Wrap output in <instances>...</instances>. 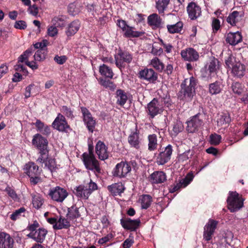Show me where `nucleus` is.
<instances>
[{
	"mask_svg": "<svg viewBox=\"0 0 248 248\" xmlns=\"http://www.w3.org/2000/svg\"><path fill=\"white\" fill-rule=\"evenodd\" d=\"M139 133L138 132L137 129L132 133L128 137V141L131 146L138 149L140 147L139 144L140 143L139 139Z\"/></svg>",
	"mask_w": 248,
	"mask_h": 248,
	"instance_id": "nucleus-25",
	"label": "nucleus"
},
{
	"mask_svg": "<svg viewBox=\"0 0 248 248\" xmlns=\"http://www.w3.org/2000/svg\"><path fill=\"white\" fill-rule=\"evenodd\" d=\"M210 142L212 144L217 145L219 144L221 140V137L217 134H211L210 136Z\"/></svg>",
	"mask_w": 248,
	"mask_h": 248,
	"instance_id": "nucleus-52",
	"label": "nucleus"
},
{
	"mask_svg": "<svg viewBox=\"0 0 248 248\" xmlns=\"http://www.w3.org/2000/svg\"><path fill=\"white\" fill-rule=\"evenodd\" d=\"M124 35L125 37H138L141 36L144 32L142 31H135V28L132 27L128 26L124 31Z\"/></svg>",
	"mask_w": 248,
	"mask_h": 248,
	"instance_id": "nucleus-31",
	"label": "nucleus"
},
{
	"mask_svg": "<svg viewBox=\"0 0 248 248\" xmlns=\"http://www.w3.org/2000/svg\"><path fill=\"white\" fill-rule=\"evenodd\" d=\"M170 2V0H158L156 2V8L159 14L164 13Z\"/></svg>",
	"mask_w": 248,
	"mask_h": 248,
	"instance_id": "nucleus-37",
	"label": "nucleus"
},
{
	"mask_svg": "<svg viewBox=\"0 0 248 248\" xmlns=\"http://www.w3.org/2000/svg\"><path fill=\"white\" fill-rule=\"evenodd\" d=\"M14 240L9 234L0 232V248H12Z\"/></svg>",
	"mask_w": 248,
	"mask_h": 248,
	"instance_id": "nucleus-19",
	"label": "nucleus"
},
{
	"mask_svg": "<svg viewBox=\"0 0 248 248\" xmlns=\"http://www.w3.org/2000/svg\"><path fill=\"white\" fill-rule=\"evenodd\" d=\"M48 195L53 200L62 202L67 197L68 193L64 188L56 186L50 189Z\"/></svg>",
	"mask_w": 248,
	"mask_h": 248,
	"instance_id": "nucleus-6",
	"label": "nucleus"
},
{
	"mask_svg": "<svg viewBox=\"0 0 248 248\" xmlns=\"http://www.w3.org/2000/svg\"><path fill=\"white\" fill-rule=\"evenodd\" d=\"M99 72L101 75L109 78H112L114 76L111 68L104 64L100 66Z\"/></svg>",
	"mask_w": 248,
	"mask_h": 248,
	"instance_id": "nucleus-32",
	"label": "nucleus"
},
{
	"mask_svg": "<svg viewBox=\"0 0 248 248\" xmlns=\"http://www.w3.org/2000/svg\"><path fill=\"white\" fill-rule=\"evenodd\" d=\"M67 216L72 219L78 217L80 215L78 211V209L76 206H72L69 208Z\"/></svg>",
	"mask_w": 248,
	"mask_h": 248,
	"instance_id": "nucleus-47",
	"label": "nucleus"
},
{
	"mask_svg": "<svg viewBox=\"0 0 248 248\" xmlns=\"http://www.w3.org/2000/svg\"><path fill=\"white\" fill-rule=\"evenodd\" d=\"M52 127L61 132L68 131L70 126L67 124L65 117L61 113H59L52 124Z\"/></svg>",
	"mask_w": 248,
	"mask_h": 248,
	"instance_id": "nucleus-8",
	"label": "nucleus"
},
{
	"mask_svg": "<svg viewBox=\"0 0 248 248\" xmlns=\"http://www.w3.org/2000/svg\"><path fill=\"white\" fill-rule=\"evenodd\" d=\"M48 42L46 40H43L41 42H38L34 45V47L36 49H46V47L48 44Z\"/></svg>",
	"mask_w": 248,
	"mask_h": 248,
	"instance_id": "nucleus-56",
	"label": "nucleus"
},
{
	"mask_svg": "<svg viewBox=\"0 0 248 248\" xmlns=\"http://www.w3.org/2000/svg\"><path fill=\"white\" fill-rule=\"evenodd\" d=\"M242 36L239 31L235 32H229L226 38V41L229 44L235 46L241 42Z\"/></svg>",
	"mask_w": 248,
	"mask_h": 248,
	"instance_id": "nucleus-20",
	"label": "nucleus"
},
{
	"mask_svg": "<svg viewBox=\"0 0 248 248\" xmlns=\"http://www.w3.org/2000/svg\"><path fill=\"white\" fill-rule=\"evenodd\" d=\"M132 60V55L128 52H121L115 56V64L120 70L125 66V63H130Z\"/></svg>",
	"mask_w": 248,
	"mask_h": 248,
	"instance_id": "nucleus-7",
	"label": "nucleus"
},
{
	"mask_svg": "<svg viewBox=\"0 0 248 248\" xmlns=\"http://www.w3.org/2000/svg\"><path fill=\"white\" fill-rule=\"evenodd\" d=\"M43 203V199L38 195H35L32 198V204L36 209L40 208Z\"/></svg>",
	"mask_w": 248,
	"mask_h": 248,
	"instance_id": "nucleus-49",
	"label": "nucleus"
},
{
	"mask_svg": "<svg viewBox=\"0 0 248 248\" xmlns=\"http://www.w3.org/2000/svg\"><path fill=\"white\" fill-rule=\"evenodd\" d=\"M150 64L159 72H161L164 68V64L157 57L154 58L151 61Z\"/></svg>",
	"mask_w": 248,
	"mask_h": 248,
	"instance_id": "nucleus-42",
	"label": "nucleus"
},
{
	"mask_svg": "<svg viewBox=\"0 0 248 248\" xmlns=\"http://www.w3.org/2000/svg\"><path fill=\"white\" fill-rule=\"evenodd\" d=\"M87 187L85 186H84L80 185L78 186H77L75 190H74V193L75 194L80 198H84L85 199H87L89 197V192L87 191Z\"/></svg>",
	"mask_w": 248,
	"mask_h": 248,
	"instance_id": "nucleus-28",
	"label": "nucleus"
},
{
	"mask_svg": "<svg viewBox=\"0 0 248 248\" xmlns=\"http://www.w3.org/2000/svg\"><path fill=\"white\" fill-rule=\"evenodd\" d=\"M212 26L214 31H217L220 27V21L218 19L213 18Z\"/></svg>",
	"mask_w": 248,
	"mask_h": 248,
	"instance_id": "nucleus-63",
	"label": "nucleus"
},
{
	"mask_svg": "<svg viewBox=\"0 0 248 248\" xmlns=\"http://www.w3.org/2000/svg\"><path fill=\"white\" fill-rule=\"evenodd\" d=\"M183 27V23L179 21L173 25H168L167 28L170 33H176L180 32L182 31Z\"/></svg>",
	"mask_w": 248,
	"mask_h": 248,
	"instance_id": "nucleus-34",
	"label": "nucleus"
},
{
	"mask_svg": "<svg viewBox=\"0 0 248 248\" xmlns=\"http://www.w3.org/2000/svg\"><path fill=\"white\" fill-rule=\"evenodd\" d=\"M166 180V174L161 171L153 172L150 177V181L153 184H160Z\"/></svg>",
	"mask_w": 248,
	"mask_h": 248,
	"instance_id": "nucleus-21",
	"label": "nucleus"
},
{
	"mask_svg": "<svg viewBox=\"0 0 248 248\" xmlns=\"http://www.w3.org/2000/svg\"><path fill=\"white\" fill-rule=\"evenodd\" d=\"M80 23L78 20H75L72 22L68 26L66 31L67 36H71L74 35L79 30Z\"/></svg>",
	"mask_w": 248,
	"mask_h": 248,
	"instance_id": "nucleus-30",
	"label": "nucleus"
},
{
	"mask_svg": "<svg viewBox=\"0 0 248 248\" xmlns=\"http://www.w3.org/2000/svg\"><path fill=\"white\" fill-rule=\"evenodd\" d=\"M25 169L26 173L29 177L39 175L40 173L39 167L33 162H29L26 164Z\"/></svg>",
	"mask_w": 248,
	"mask_h": 248,
	"instance_id": "nucleus-23",
	"label": "nucleus"
},
{
	"mask_svg": "<svg viewBox=\"0 0 248 248\" xmlns=\"http://www.w3.org/2000/svg\"><path fill=\"white\" fill-rule=\"evenodd\" d=\"M14 27L17 29L24 30L26 28L27 25L25 21L23 20H19L15 22Z\"/></svg>",
	"mask_w": 248,
	"mask_h": 248,
	"instance_id": "nucleus-60",
	"label": "nucleus"
},
{
	"mask_svg": "<svg viewBox=\"0 0 248 248\" xmlns=\"http://www.w3.org/2000/svg\"><path fill=\"white\" fill-rule=\"evenodd\" d=\"M32 143L36 147L39 151L43 150H48L47 149L48 141L47 140L39 134H35L33 136Z\"/></svg>",
	"mask_w": 248,
	"mask_h": 248,
	"instance_id": "nucleus-12",
	"label": "nucleus"
},
{
	"mask_svg": "<svg viewBox=\"0 0 248 248\" xmlns=\"http://www.w3.org/2000/svg\"><path fill=\"white\" fill-rule=\"evenodd\" d=\"M47 51L46 49H38L34 55V60L37 61H42L46 59Z\"/></svg>",
	"mask_w": 248,
	"mask_h": 248,
	"instance_id": "nucleus-41",
	"label": "nucleus"
},
{
	"mask_svg": "<svg viewBox=\"0 0 248 248\" xmlns=\"http://www.w3.org/2000/svg\"><path fill=\"white\" fill-rule=\"evenodd\" d=\"M227 203L228 208L231 212H234L243 207V200L236 192H229Z\"/></svg>",
	"mask_w": 248,
	"mask_h": 248,
	"instance_id": "nucleus-2",
	"label": "nucleus"
},
{
	"mask_svg": "<svg viewBox=\"0 0 248 248\" xmlns=\"http://www.w3.org/2000/svg\"><path fill=\"white\" fill-rule=\"evenodd\" d=\"M117 103L121 105H124L127 100V97L124 92L122 90L117 91Z\"/></svg>",
	"mask_w": 248,
	"mask_h": 248,
	"instance_id": "nucleus-44",
	"label": "nucleus"
},
{
	"mask_svg": "<svg viewBox=\"0 0 248 248\" xmlns=\"http://www.w3.org/2000/svg\"><path fill=\"white\" fill-rule=\"evenodd\" d=\"M195 80L192 77L189 79H185L181 85L182 90L180 93L184 95V99L186 101H190L195 94Z\"/></svg>",
	"mask_w": 248,
	"mask_h": 248,
	"instance_id": "nucleus-1",
	"label": "nucleus"
},
{
	"mask_svg": "<svg viewBox=\"0 0 248 248\" xmlns=\"http://www.w3.org/2000/svg\"><path fill=\"white\" fill-rule=\"evenodd\" d=\"M158 151L156 158V162L158 165H163L170 160L173 152L171 145L169 144L165 147L160 148Z\"/></svg>",
	"mask_w": 248,
	"mask_h": 248,
	"instance_id": "nucleus-4",
	"label": "nucleus"
},
{
	"mask_svg": "<svg viewBox=\"0 0 248 248\" xmlns=\"http://www.w3.org/2000/svg\"><path fill=\"white\" fill-rule=\"evenodd\" d=\"M97 189V186L96 183L93 182L92 180H90L89 183L88 187H87L88 192H89V195L94 190Z\"/></svg>",
	"mask_w": 248,
	"mask_h": 248,
	"instance_id": "nucleus-59",
	"label": "nucleus"
},
{
	"mask_svg": "<svg viewBox=\"0 0 248 248\" xmlns=\"http://www.w3.org/2000/svg\"><path fill=\"white\" fill-rule=\"evenodd\" d=\"M83 120L89 131L93 133L96 124V120L93 117L91 112L86 108L80 107Z\"/></svg>",
	"mask_w": 248,
	"mask_h": 248,
	"instance_id": "nucleus-5",
	"label": "nucleus"
},
{
	"mask_svg": "<svg viewBox=\"0 0 248 248\" xmlns=\"http://www.w3.org/2000/svg\"><path fill=\"white\" fill-rule=\"evenodd\" d=\"M108 189L111 193L114 196H117L123 193L124 190V187L122 183H115L109 186Z\"/></svg>",
	"mask_w": 248,
	"mask_h": 248,
	"instance_id": "nucleus-27",
	"label": "nucleus"
},
{
	"mask_svg": "<svg viewBox=\"0 0 248 248\" xmlns=\"http://www.w3.org/2000/svg\"><path fill=\"white\" fill-rule=\"evenodd\" d=\"M84 164L88 170L94 172L96 175L101 173L98 161L95 158L94 155L91 156L84 153L82 155Z\"/></svg>",
	"mask_w": 248,
	"mask_h": 248,
	"instance_id": "nucleus-3",
	"label": "nucleus"
},
{
	"mask_svg": "<svg viewBox=\"0 0 248 248\" xmlns=\"http://www.w3.org/2000/svg\"><path fill=\"white\" fill-rule=\"evenodd\" d=\"M231 122V118L228 113H223L218 116L217 120V124L220 126L228 124Z\"/></svg>",
	"mask_w": 248,
	"mask_h": 248,
	"instance_id": "nucleus-39",
	"label": "nucleus"
},
{
	"mask_svg": "<svg viewBox=\"0 0 248 248\" xmlns=\"http://www.w3.org/2000/svg\"><path fill=\"white\" fill-rule=\"evenodd\" d=\"M44 168L48 169L51 172H52L58 168V166L56 164L55 160L53 159L50 158L48 159L44 164Z\"/></svg>",
	"mask_w": 248,
	"mask_h": 248,
	"instance_id": "nucleus-45",
	"label": "nucleus"
},
{
	"mask_svg": "<svg viewBox=\"0 0 248 248\" xmlns=\"http://www.w3.org/2000/svg\"><path fill=\"white\" fill-rule=\"evenodd\" d=\"M140 200L142 208L147 209L152 202V197L149 195H144L142 196Z\"/></svg>",
	"mask_w": 248,
	"mask_h": 248,
	"instance_id": "nucleus-46",
	"label": "nucleus"
},
{
	"mask_svg": "<svg viewBox=\"0 0 248 248\" xmlns=\"http://www.w3.org/2000/svg\"><path fill=\"white\" fill-rule=\"evenodd\" d=\"M186 9L188 16H200L201 14V9L195 2H190Z\"/></svg>",
	"mask_w": 248,
	"mask_h": 248,
	"instance_id": "nucleus-24",
	"label": "nucleus"
},
{
	"mask_svg": "<svg viewBox=\"0 0 248 248\" xmlns=\"http://www.w3.org/2000/svg\"><path fill=\"white\" fill-rule=\"evenodd\" d=\"M148 22L153 28H158L161 26L162 19L160 16H148Z\"/></svg>",
	"mask_w": 248,
	"mask_h": 248,
	"instance_id": "nucleus-38",
	"label": "nucleus"
},
{
	"mask_svg": "<svg viewBox=\"0 0 248 248\" xmlns=\"http://www.w3.org/2000/svg\"><path fill=\"white\" fill-rule=\"evenodd\" d=\"M225 64L226 66L231 68L232 67V66L235 63V60L234 57L232 55H229L225 60Z\"/></svg>",
	"mask_w": 248,
	"mask_h": 248,
	"instance_id": "nucleus-55",
	"label": "nucleus"
},
{
	"mask_svg": "<svg viewBox=\"0 0 248 248\" xmlns=\"http://www.w3.org/2000/svg\"><path fill=\"white\" fill-rule=\"evenodd\" d=\"M52 21L57 27H63L65 25V21L60 16H54Z\"/></svg>",
	"mask_w": 248,
	"mask_h": 248,
	"instance_id": "nucleus-54",
	"label": "nucleus"
},
{
	"mask_svg": "<svg viewBox=\"0 0 248 248\" xmlns=\"http://www.w3.org/2000/svg\"><path fill=\"white\" fill-rule=\"evenodd\" d=\"M40 156L37 159L36 161L38 163L42 164L43 167L46 161L48 160V150H43L39 151Z\"/></svg>",
	"mask_w": 248,
	"mask_h": 248,
	"instance_id": "nucleus-40",
	"label": "nucleus"
},
{
	"mask_svg": "<svg viewBox=\"0 0 248 248\" xmlns=\"http://www.w3.org/2000/svg\"><path fill=\"white\" fill-rule=\"evenodd\" d=\"M131 166L127 162H121L116 166L114 175L120 178L124 177L131 171Z\"/></svg>",
	"mask_w": 248,
	"mask_h": 248,
	"instance_id": "nucleus-10",
	"label": "nucleus"
},
{
	"mask_svg": "<svg viewBox=\"0 0 248 248\" xmlns=\"http://www.w3.org/2000/svg\"><path fill=\"white\" fill-rule=\"evenodd\" d=\"M47 233L46 230L44 228H39L34 232H31L27 234V236L33 239L37 243H42L45 240Z\"/></svg>",
	"mask_w": 248,
	"mask_h": 248,
	"instance_id": "nucleus-14",
	"label": "nucleus"
},
{
	"mask_svg": "<svg viewBox=\"0 0 248 248\" xmlns=\"http://www.w3.org/2000/svg\"><path fill=\"white\" fill-rule=\"evenodd\" d=\"M80 11V5L78 2L71 3L68 7V12L71 16H76Z\"/></svg>",
	"mask_w": 248,
	"mask_h": 248,
	"instance_id": "nucleus-35",
	"label": "nucleus"
},
{
	"mask_svg": "<svg viewBox=\"0 0 248 248\" xmlns=\"http://www.w3.org/2000/svg\"><path fill=\"white\" fill-rule=\"evenodd\" d=\"M147 112L152 118L162 111V108L157 99L154 98L148 105Z\"/></svg>",
	"mask_w": 248,
	"mask_h": 248,
	"instance_id": "nucleus-9",
	"label": "nucleus"
},
{
	"mask_svg": "<svg viewBox=\"0 0 248 248\" xmlns=\"http://www.w3.org/2000/svg\"><path fill=\"white\" fill-rule=\"evenodd\" d=\"M54 61L59 64H63L65 63L67 60V57L66 56L62 55L59 56L56 55L54 58Z\"/></svg>",
	"mask_w": 248,
	"mask_h": 248,
	"instance_id": "nucleus-58",
	"label": "nucleus"
},
{
	"mask_svg": "<svg viewBox=\"0 0 248 248\" xmlns=\"http://www.w3.org/2000/svg\"><path fill=\"white\" fill-rule=\"evenodd\" d=\"M70 226V223L66 219L60 217L57 221V223L54 225L53 228L56 230H60L63 228L67 229Z\"/></svg>",
	"mask_w": 248,
	"mask_h": 248,
	"instance_id": "nucleus-36",
	"label": "nucleus"
},
{
	"mask_svg": "<svg viewBox=\"0 0 248 248\" xmlns=\"http://www.w3.org/2000/svg\"><path fill=\"white\" fill-rule=\"evenodd\" d=\"M194 153L190 150H188L183 154L179 155L177 157V161L179 163L187 164L188 160L192 157Z\"/></svg>",
	"mask_w": 248,
	"mask_h": 248,
	"instance_id": "nucleus-29",
	"label": "nucleus"
},
{
	"mask_svg": "<svg viewBox=\"0 0 248 248\" xmlns=\"http://www.w3.org/2000/svg\"><path fill=\"white\" fill-rule=\"evenodd\" d=\"M140 222V219L132 220L130 218L121 219V224L122 226L124 229L129 230L131 231H135L139 227Z\"/></svg>",
	"mask_w": 248,
	"mask_h": 248,
	"instance_id": "nucleus-18",
	"label": "nucleus"
},
{
	"mask_svg": "<svg viewBox=\"0 0 248 248\" xmlns=\"http://www.w3.org/2000/svg\"><path fill=\"white\" fill-rule=\"evenodd\" d=\"M32 55V52L31 49L26 50L23 54L18 58V62H23L26 61H28L29 57Z\"/></svg>",
	"mask_w": 248,
	"mask_h": 248,
	"instance_id": "nucleus-51",
	"label": "nucleus"
},
{
	"mask_svg": "<svg viewBox=\"0 0 248 248\" xmlns=\"http://www.w3.org/2000/svg\"><path fill=\"white\" fill-rule=\"evenodd\" d=\"M25 211V209L24 207H21L19 209L16 210L10 216V218L13 220H16L18 219L21 216V214Z\"/></svg>",
	"mask_w": 248,
	"mask_h": 248,
	"instance_id": "nucleus-50",
	"label": "nucleus"
},
{
	"mask_svg": "<svg viewBox=\"0 0 248 248\" xmlns=\"http://www.w3.org/2000/svg\"><path fill=\"white\" fill-rule=\"evenodd\" d=\"M58 29L56 27H54L53 26H51L48 27L47 28V34L50 37H54L56 36L58 34Z\"/></svg>",
	"mask_w": 248,
	"mask_h": 248,
	"instance_id": "nucleus-57",
	"label": "nucleus"
},
{
	"mask_svg": "<svg viewBox=\"0 0 248 248\" xmlns=\"http://www.w3.org/2000/svg\"><path fill=\"white\" fill-rule=\"evenodd\" d=\"M245 66L240 62H236L232 68V73L234 77L241 78L245 75Z\"/></svg>",
	"mask_w": 248,
	"mask_h": 248,
	"instance_id": "nucleus-22",
	"label": "nucleus"
},
{
	"mask_svg": "<svg viewBox=\"0 0 248 248\" xmlns=\"http://www.w3.org/2000/svg\"><path fill=\"white\" fill-rule=\"evenodd\" d=\"M202 124V121L199 118V115H196L187 122L186 130L189 133H194L198 130Z\"/></svg>",
	"mask_w": 248,
	"mask_h": 248,
	"instance_id": "nucleus-15",
	"label": "nucleus"
},
{
	"mask_svg": "<svg viewBox=\"0 0 248 248\" xmlns=\"http://www.w3.org/2000/svg\"><path fill=\"white\" fill-rule=\"evenodd\" d=\"M181 55L185 61L188 62L196 61L199 58L198 52L191 47L182 50L181 52Z\"/></svg>",
	"mask_w": 248,
	"mask_h": 248,
	"instance_id": "nucleus-11",
	"label": "nucleus"
},
{
	"mask_svg": "<svg viewBox=\"0 0 248 248\" xmlns=\"http://www.w3.org/2000/svg\"><path fill=\"white\" fill-rule=\"evenodd\" d=\"M184 129L183 123L180 121H177L174 123L172 128V134L176 136L178 133L181 132Z\"/></svg>",
	"mask_w": 248,
	"mask_h": 248,
	"instance_id": "nucleus-48",
	"label": "nucleus"
},
{
	"mask_svg": "<svg viewBox=\"0 0 248 248\" xmlns=\"http://www.w3.org/2000/svg\"><path fill=\"white\" fill-rule=\"evenodd\" d=\"M148 139V150L150 151H153L156 149L157 147V136L155 134L149 135Z\"/></svg>",
	"mask_w": 248,
	"mask_h": 248,
	"instance_id": "nucleus-33",
	"label": "nucleus"
},
{
	"mask_svg": "<svg viewBox=\"0 0 248 248\" xmlns=\"http://www.w3.org/2000/svg\"><path fill=\"white\" fill-rule=\"evenodd\" d=\"M108 148L101 141L99 140L95 146V152L98 158L102 160L107 159L108 157Z\"/></svg>",
	"mask_w": 248,
	"mask_h": 248,
	"instance_id": "nucleus-17",
	"label": "nucleus"
},
{
	"mask_svg": "<svg viewBox=\"0 0 248 248\" xmlns=\"http://www.w3.org/2000/svg\"><path fill=\"white\" fill-rule=\"evenodd\" d=\"M61 111L67 117L70 118L73 117L72 111L69 108H67L66 106H62L61 109Z\"/></svg>",
	"mask_w": 248,
	"mask_h": 248,
	"instance_id": "nucleus-61",
	"label": "nucleus"
},
{
	"mask_svg": "<svg viewBox=\"0 0 248 248\" xmlns=\"http://www.w3.org/2000/svg\"><path fill=\"white\" fill-rule=\"evenodd\" d=\"M139 77L147 81L154 83L157 79V74L152 69H145L139 73Z\"/></svg>",
	"mask_w": 248,
	"mask_h": 248,
	"instance_id": "nucleus-16",
	"label": "nucleus"
},
{
	"mask_svg": "<svg viewBox=\"0 0 248 248\" xmlns=\"http://www.w3.org/2000/svg\"><path fill=\"white\" fill-rule=\"evenodd\" d=\"M223 89V86L220 81H216L209 85V92L211 95L220 93Z\"/></svg>",
	"mask_w": 248,
	"mask_h": 248,
	"instance_id": "nucleus-26",
	"label": "nucleus"
},
{
	"mask_svg": "<svg viewBox=\"0 0 248 248\" xmlns=\"http://www.w3.org/2000/svg\"><path fill=\"white\" fill-rule=\"evenodd\" d=\"M217 222L214 220L210 219L204 227L203 237L207 240H210L216 228Z\"/></svg>",
	"mask_w": 248,
	"mask_h": 248,
	"instance_id": "nucleus-13",
	"label": "nucleus"
},
{
	"mask_svg": "<svg viewBox=\"0 0 248 248\" xmlns=\"http://www.w3.org/2000/svg\"><path fill=\"white\" fill-rule=\"evenodd\" d=\"M100 83L104 87L108 88L111 90H114L116 87V86L113 83V82L109 80L101 79L100 80Z\"/></svg>",
	"mask_w": 248,
	"mask_h": 248,
	"instance_id": "nucleus-53",
	"label": "nucleus"
},
{
	"mask_svg": "<svg viewBox=\"0 0 248 248\" xmlns=\"http://www.w3.org/2000/svg\"><path fill=\"white\" fill-rule=\"evenodd\" d=\"M5 191H6L8 195L10 197H11L14 200H17V196L16 192L13 189H12L10 187H7L5 189Z\"/></svg>",
	"mask_w": 248,
	"mask_h": 248,
	"instance_id": "nucleus-62",
	"label": "nucleus"
},
{
	"mask_svg": "<svg viewBox=\"0 0 248 248\" xmlns=\"http://www.w3.org/2000/svg\"><path fill=\"white\" fill-rule=\"evenodd\" d=\"M117 24L124 31L129 26L126 22L123 20H118Z\"/></svg>",
	"mask_w": 248,
	"mask_h": 248,
	"instance_id": "nucleus-64",
	"label": "nucleus"
},
{
	"mask_svg": "<svg viewBox=\"0 0 248 248\" xmlns=\"http://www.w3.org/2000/svg\"><path fill=\"white\" fill-rule=\"evenodd\" d=\"M231 88L233 93L241 95L244 91V86L239 82H235L232 83Z\"/></svg>",
	"mask_w": 248,
	"mask_h": 248,
	"instance_id": "nucleus-43",
	"label": "nucleus"
}]
</instances>
